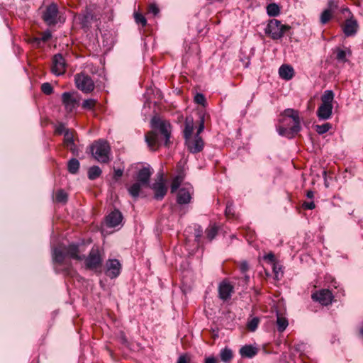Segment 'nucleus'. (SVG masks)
Wrapping results in <instances>:
<instances>
[{
	"instance_id": "nucleus-1",
	"label": "nucleus",
	"mask_w": 363,
	"mask_h": 363,
	"mask_svg": "<svg viewBox=\"0 0 363 363\" xmlns=\"http://www.w3.org/2000/svg\"><path fill=\"white\" fill-rule=\"evenodd\" d=\"M152 126L155 130L150 131L147 135H145V142L147 143L148 147L152 150H156L159 141V135L157 133V130H159L160 133L164 137V145L167 146L170 138V124L166 121L153 118L152 120Z\"/></svg>"
},
{
	"instance_id": "nucleus-2",
	"label": "nucleus",
	"mask_w": 363,
	"mask_h": 363,
	"mask_svg": "<svg viewBox=\"0 0 363 363\" xmlns=\"http://www.w3.org/2000/svg\"><path fill=\"white\" fill-rule=\"evenodd\" d=\"M80 252L79 245L75 243H71L67 246L54 247L52 252V260L60 265L64 263L67 256L73 259L81 261L85 259V255H80Z\"/></svg>"
},
{
	"instance_id": "nucleus-3",
	"label": "nucleus",
	"mask_w": 363,
	"mask_h": 363,
	"mask_svg": "<svg viewBox=\"0 0 363 363\" xmlns=\"http://www.w3.org/2000/svg\"><path fill=\"white\" fill-rule=\"evenodd\" d=\"M90 151L92 157L100 163L106 164L111 160V147L104 140L94 141L90 145Z\"/></svg>"
},
{
	"instance_id": "nucleus-4",
	"label": "nucleus",
	"mask_w": 363,
	"mask_h": 363,
	"mask_svg": "<svg viewBox=\"0 0 363 363\" xmlns=\"http://www.w3.org/2000/svg\"><path fill=\"white\" fill-rule=\"evenodd\" d=\"M283 116L291 118L293 120L294 125L291 128L279 126L277 128L278 133L281 136H284L288 138H293L296 134L301 131V129L298 112L293 108H287L284 110Z\"/></svg>"
},
{
	"instance_id": "nucleus-5",
	"label": "nucleus",
	"mask_w": 363,
	"mask_h": 363,
	"mask_svg": "<svg viewBox=\"0 0 363 363\" xmlns=\"http://www.w3.org/2000/svg\"><path fill=\"white\" fill-rule=\"evenodd\" d=\"M290 29L291 27L289 26L281 24L280 21L272 19L269 21L265 28V33L269 35L273 40H279Z\"/></svg>"
},
{
	"instance_id": "nucleus-6",
	"label": "nucleus",
	"mask_w": 363,
	"mask_h": 363,
	"mask_svg": "<svg viewBox=\"0 0 363 363\" xmlns=\"http://www.w3.org/2000/svg\"><path fill=\"white\" fill-rule=\"evenodd\" d=\"M74 82L77 88L84 93H90L95 88L94 82L91 77L84 72L75 74Z\"/></svg>"
},
{
	"instance_id": "nucleus-7",
	"label": "nucleus",
	"mask_w": 363,
	"mask_h": 363,
	"mask_svg": "<svg viewBox=\"0 0 363 363\" xmlns=\"http://www.w3.org/2000/svg\"><path fill=\"white\" fill-rule=\"evenodd\" d=\"M85 260L86 267L91 270H95L100 267L102 264V258L101 257L98 247H93L89 255L84 259Z\"/></svg>"
},
{
	"instance_id": "nucleus-8",
	"label": "nucleus",
	"mask_w": 363,
	"mask_h": 363,
	"mask_svg": "<svg viewBox=\"0 0 363 363\" xmlns=\"http://www.w3.org/2000/svg\"><path fill=\"white\" fill-rule=\"evenodd\" d=\"M59 13L58 6L55 3L48 5L43 14V19L45 23L49 26H55L57 24V18Z\"/></svg>"
},
{
	"instance_id": "nucleus-9",
	"label": "nucleus",
	"mask_w": 363,
	"mask_h": 363,
	"mask_svg": "<svg viewBox=\"0 0 363 363\" xmlns=\"http://www.w3.org/2000/svg\"><path fill=\"white\" fill-rule=\"evenodd\" d=\"M66 62L61 54H56L52 57V64L51 72L56 76H60L65 74L66 71Z\"/></svg>"
},
{
	"instance_id": "nucleus-10",
	"label": "nucleus",
	"mask_w": 363,
	"mask_h": 363,
	"mask_svg": "<svg viewBox=\"0 0 363 363\" xmlns=\"http://www.w3.org/2000/svg\"><path fill=\"white\" fill-rule=\"evenodd\" d=\"M121 264L116 259H109L106 262L105 274L111 279L118 277L121 274Z\"/></svg>"
},
{
	"instance_id": "nucleus-11",
	"label": "nucleus",
	"mask_w": 363,
	"mask_h": 363,
	"mask_svg": "<svg viewBox=\"0 0 363 363\" xmlns=\"http://www.w3.org/2000/svg\"><path fill=\"white\" fill-rule=\"evenodd\" d=\"M312 299L319 302L323 306H328L332 303L333 296L329 289H321L311 296Z\"/></svg>"
},
{
	"instance_id": "nucleus-12",
	"label": "nucleus",
	"mask_w": 363,
	"mask_h": 363,
	"mask_svg": "<svg viewBox=\"0 0 363 363\" xmlns=\"http://www.w3.org/2000/svg\"><path fill=\"white\" fill-rule=\"evenodd\" d=\"M151 188L155 191V199L157 200H162L166 195L167 189L164 183L163 174H160L157 175V181L154 183Z\"/></svg>"
},
{
	"instance_id": "nucleus-13",
	"label": "nucleus",
	"mask_w": 363,
	"mask_h": 363,
	"mask_svg": "<svg viewBox=\"0 0 363 363\" xmlns=\"http://www.w3.org/2000/svg\"><path fill=\"white\" fill-rule=\"evenodd\" d=\"M123 216L121 212L115 209L109 213L106 217V225L109 228H115L121 225L123 221Z\"/></svg>"
},
{
	"instance_id": "nucleus-14",
	"label": "nucleus",
	"mask_w": 363,
	"mask_h": 363,
	"mask_svg": "<svg viewBox=\"0 0 363 363\" xmlns=\"http://www.w3.org/2000/svg\"><path fill=\"white\" fill-rule=\"evenodd\" d=\"M186 145L187 146L188 150L191 153H198L200 152L204 146V143L200 135H195L194 139L191 138L188 140H186Z\"/></svg>"
},
{
	"instance_id": "nucleus-15",
	"label": "nucleus",
	"mask_w": 363,
	"mask_h": 363,
	"mask_svg": "<svg viewBox=\"0 0 363 363\" xmlns=\"http://www.w3.org/2000/svg\"><path fill=\"white\" fill-rule=\"evenodd\" d=\"M62 102L67 112H72L78 104L74 94L71 92H64L62 94Z\"/></svg>"
},
{
	"instance_id": "nucleus-16",
	"label": "nucleus",
	"mask_w": 363,
	"mask_h": 363,
	"mask_svg": "<svg viewBox=\"0 0 363 363\" xmlns=\"http://www.w3.org/2000/svg\"><path fill=\"white\" fill-rule=\"evenodd\" d=\"M358 27L357 21L353 18H351L345 21L342 30L345 36H353L357 33Z\"/></svg>"
},
{
	"instance_id": "nucleus-17",
	"label": "nucleus",
	"mask_w": 363,
	"mask_h": 363,
	"mask_svg": "<svg viewBox=\"0 0 363 363\" xmlns=\"http://www.w3.org/2000/svg\"><path fill=\"white\" fill-rule=\"evenodd\" d=\"M233 291V286L227 281H222L218 286L219 298L226 301L230 298Z\"/></svg>"
},
{
	"instance_id": "nucleus-18",
	"label": "nucleus",
	"mask_w": 363,
	"mask_h": 363,
	"mask_svg": "<svg viewBox=\"0 0 363 363\" xmlns=\"http://www.w3.org/2000/svg\"><path fill=\"white\" fill-rule=\"evenodd\" d=\"M152 174L151 168L148 167H144L140 169L137 174L136 179L137 182L141 183L145 186H148L150 183V177Z\"/></svg>"
},
{
	"instance_id": "nucleus-19",
	"label": "nucleus",
	"mask_w": 363,
	"mask_h": 363,
	"mask_svg": "<svg viewBox=\"0 0 363 363\" xmlns=\"http://www.w3.org/2000/svg\"><path fill=\"white\" fill-rule=\"evenodd\" d=\"M333 104H320L318 108L316 114L320 120H328L331 118L333 113Z\"/></svg>"
},
{
	"instance_id": "nucleus-20",
	"label": "nucleus",
	"mask_w": 363,
	"mask_h": 363,
	"mask_svg": "<svg viewBox=\"0 0 363 363\" xmlns=\"http://www.w3.org/2000/svg\"><path fill=\"white\" fill-rule=\"evenodd\" d=\"M191 188H182L179 190L177 197V201L179 204H186L191 201Z\"/></svg>"
},
{
	"instance_id": "nucleus-21",
	"label": "nucleus",
	"mask_w": 363,
	"mask_h": 363,
	"mask_svg": "<svg viewBox=\"0 0 363 363\" xmlns=\"http://www.w3.org/2000/svg\"><path fill=\"white\" fill-rule=\"evenodd\" d=\"M52 38V33L49 30L43 32L40 37L33 38L31 40L32 44L38 48L41 47L45 43Z\"/></svg>"
},
{
	"instance_id": "nucleus-22",
	"label": "nucleus",
	"mask_w": 363,
	"mask_h": 363,
	"mask_svg": "<svg viewBox=\"0 0 363 363\" xmlns=\"http://www.w3.org/2000/svg\"><path fill=\"white\" fill-rule=\"evenodd\" d=\"M279 74L281 79L290 80L294 77V70L291 66L283 65L279 69Z\"/></svg>"
},
{
	"instance_id": "nucleus-23",
	"label": "nucleus",
	"mask_w": 363,
	"mask_h": 363,
	"mask_svg": "<svg viewBox=\"0 0 363 363\" xmlns=\"http://www.w3.org/2000/svg\"><path fill=\"white\" fill-rule=\"evenodd\" d=\"M258 352V349L251 345H246L240 349V354L242 357L252 358Z\"/></svg>"
},
{
	"instance_id": "nucleus-24",
	"label": "nucleus",
	"mask_w": 363,
	"mask_h": 363,
	"mask_svg": "<svg viewBox=\"0 0 363 363\" xmlns=\"http://www.w3.org/2000/svg\"><path fill=\"white\" fill-rule=\"evenodd\" d=\"M145 185L141 183L136 182L133 183L128 189V191L129 194L134 199H136L139 196L141 189Z\"/></svg>"
},
{
	"instance_id": "nucleus-25",
	"label": "nucleus",
	"mask_w": 363,
	"mask_h": 363,
	"mask_svg": "<svg viewBox=\"0 0 363 363\" xmlns=\"http://www.w3.org/2000/svg\"><path fill=\"white\" fill-rule=\"evenodd\" d=\"M79 162L75 158H72L68 161L67 169L69 173L75 174L78 172L79 169Z\"/></svg>"
},
{
	"instance_id": "nucleus-26",
	"label": "nucleus",
	"mask_w": 363,
	"mask_h": 363,
	"mask_svg": "<svg viewBox=\"0 0 363 363\" xmlns=\"http://www.w3.org/2000/svg\"><path fill=\"white\" fill-rule=\"evenodd\" d=\"M335 94L332 90H326L321 96L322 104H333Z\"/></svg>"
},
{
	"instance_id": "nucleus-27",
	"label": "nucleus",
	"mask_w": 363,
	"mask_h": 363,
	"mask_svg": "<svg viewBox=\"0 0 363 363\" xmlns=\"http://www.w3.org/2000/svg\"><path fill=\"white\" fill-rule=\"evenodd\" d=\"M267 13L271 17H275L279 15L280 8L275 3H271L267 6Z\"/></svg>"
},
{
	"instance_id": "nucleus-28",
	"label": "nucleus",
	"mask_w": 363,
	"mask_h": 363,
	"mask_svg": "<svg viewBox=\"0 0 363 363\" xmlns=\"http://www.w3.org/2000/svg\"><path fill=\"white\" fill-rule=\"evenodd\" d=\"M101 169L99 166H92L88 170V178L90 180H94L101 174Z\"/></svg>"
},
{
	"instance_id": "nucleus-29",
	"label": "nucleus",
	"mask_w": 363,
	"mask_h": 363,
	"mask_svg": "<svg viewBox=\"0 0 363 363\" xmlns=\"http://www.w3.org/2000/svg\"><path fill=\"white\" fill-rule=\"evenodd\" d=\"M288 325H289L288 320L286 318L282 317V316L279 315V314H277V326L278 331L281 332V333L284 331Z\"/></svg>"
},
{
	"instance_id": "nucleus-30",
	"label": "nucleus",
	"mask_w": 363,
	"mask_h": 363,
	"mask_svg": "<svg viewBox=\"0 0 363 363\" xmlns=\"http://www.w3.org/2000/svg\"><path fill=\"white\" fill-rule=\"evenodd\" d=\"M220 357L223 362H228L233 358V352L230 349L225 347L224 349L221 350Z\"/></svg>"
},
{
	"instance_id": "nucleus-31",
	"label": "nucleus",
	"mask_w": 363,
	"mask_h": 363,
	"mask_svg": "<svg viewBox=\"0 0 363 363\" xmlns=\"http://www.w3.org/2000/svg\"><path fill=\"white\" fill-rule=\"evenodd\" d=\"M193 129L194 126L192 121L191 122H189L188 119H186L185 123V128L184 130V137L185 140H188L191 137Z\"/></svg>"
},
{
	"instance_id": "nucleus-32",
	"label": "nucleus",
	"mask_w": 363,
	"mask_h": 363,
	"mask_svg": "<svg viewBox=\"0 0 363 363\" xmlns=\"http://www.w3.org/2000/svg\"><path fill=\"white\" fill-rule=\"evenodd\" d=\"M331 128L332 125L329 123H325L322 125H315V129L319 135H323L327 133Z\"/></svg>"
},
{
	"instance_id": "nucleus-33",
	"label": "nucleus",
	"mask_w": 363,
	"mask_h": 363,
	"mask_svg": "<svg viewBox=\"0 0 363 363\" xmlns=\"http://www.w3.org/2000/svg\"><path fill=\"white\" fill-rule=\"evenodd\" d=\"M97 101L94 99H85L82 104V107L86 110H92L95 107Z\"/></svg>"
},
{
	"instance_id": "nucleus-34",
	"label": "nucleus",
	"mask_w": 363,
	"mask_h": 363,
	"mask_svg": "<svg viewBox=\"0 0 363 363\" xmlns=\"http://www.w3.org/2000/svg\"><path fill=\"white\" fill-rule=\"evenodd\" d=\"M332 12L327 9L323 10L320 17V21L321 24L324 25L328 23L332 18Z\"/></svg>"
},
{
	"instance_id": "nucleus-35",
	"label": "nucleus",
	"mask_w": 363,
	"mask_h": 363,
	"mask_svg": "<svg viewBox=\"0 0 363 363\" xmlns=\"http://www.w3.org/2000/svg\"><path fill=\"white\" fill-rule=\"evenodd\" d=\"M259 323V319L257 317H255L252 318L250 321H248L247 324V329L250 331L254 332L257 330L258 325Z\"/></svg>"
},
{
	"instance_id": "nucleus-36",
	"label": "nucleus",
	"mask_w": 363,
	"mask_h": 363,
	"mask_svg": "<svg viewBox=\"0 0 363 363\" xmlns=\"http://www.w3.org/2000/svg\"><path fill=\"white\" fill-rule=\"evenodd\" d=\"M272 269L274 274L275 279L277 280H279L283 275V272L281 271V266L277 262L274 263L272 264Z\"/></svg>"
},
{
	"instance_id": "nucleus-37",
	"label": "nucleus",
	"mask_w": 363,
	"mask_h": 363,
	"mask_svg": "<svg viewBox=\"0 0 363 363\" xmlns=\"http://www.w3.org/2000/svg\"><path fill=\"white\" fill-rule=\"evenodd\" d=\"M183 178L181 176H177L172 181L171 184V192H175L181 185Z\"/></svg>"
},
{
	"instance_id": "nucleus-38",
	"label": "nucleus",
	"mask_w": 363,
	"mask_h": 363,
	"mask_svg": "<svg viewBox=\"0 0 363 363\" xmlns=\"http://www.w3.org/2000/svg\"><path fill=\"white\" fill-rule=\"evenodd\" d=\"M218 233V228L216 226H210L206 230V234L209 240H212Z\"/></svg>"
},
{
	"instance_id": "nucleus-39",
	"label": "nucleus",
	"mask_w": 363,
	"mask_h": 363,
	"mask_svg": "<svg viewBox=\"0 0 363 363\" xmlns=\"http://www.w3.org/2000/svg\"><path fill=\"white\" fill-rule=\"evenodd\" d=\"M73 143H74L73 133L70 130L65 132V134H64L65 145L69 147V145H72Z\"/></svg>"
},
{
	"instance_id": "nucleus-40",
	"label": "nucleus",
	"mask_w": 363,
	"mask_h": 363,
	"mask_svg": "<svg viewBox=\"0 0 363 363\" xmlns=\"http://www.w3.org/2000/svg\"><path fill=\"white\" fill-rule=\"evenodd\" d=\"M55 199L59 203H66L67 201V194L63 190H59L56 193Z\"/></svg>"
},
{
	"instance_id": "nucleus-41",
	"label": "nucleus",
	"mask_w": 363,
	"mask_h": 363,
	"mask_svg": "<svg viewBox=\"0 0 363 363\" xmlns=\"http://www.w3.org/2000/svg\"><path fill=\"white\" fill-rule=\"evenodd\" d=\"M338 7L339 5L337 0H328V8L326 9L333 13L338 9Z\"/></svg>"
},
{
	"instance_id": "nucleus-42",
	"label": "nucleus",
	"mask_w": 363,
	"mask_h": 363,
	"mask_svg": "<svg viewBox=\"0 0 363 363\" xmlns=\"http://www.w3.org/2000/svg\"><path fill=\"white\" fill-rule=\"evenodd\" d=\"M135 21L138 24H141L143 27L147 24L146 18L139 13H135Z\"/></svg>"
},
{
	"instance_id": "nucleus-43",
	"label": "nucleus",
	"mask_w": 363,
	"mask_h": 363,
	"mask_svg": "<svg viewBox=\"0 0 363 363\" xmlns=\"http://www.w3.org/2000/svg\"><path fill=\"white\" fill-rule=\"evenodd\" d=\"M41 90L44 94L50 95L52 93L53 89L50 83L45 82L41 85Z\"/></svg>"
},
{
	"instance_id": "nucleus-44",
	"label": "nucleus",
	"mask_w": 363,
	"mask_h": 363,
	"mask_svg": "<svg viewBox=\"0 0 363 363\" xmlns=\"http://www.w3.org/2000/svg\"><path fill=\"white\" fill-rule=\"evenodd\" d=\"M199 125L197 129L196 134L195 135H200V133L204 129V123H205V118L203 114L199 115Z\"/></svg>"
},
{
	"instance_id": "nucleus-45",
	"label": "nucleus",
	"mask_w": 363,
	"mask_h": 363,
	"mask_svg": "<svg viewBox=\"0 0 363 363\" xmlns=\"http://www.w3.org/2000/svg\"><path fill=\"white\" fill-rule=\"evenodd\" d=\"M69 130L65 127L64 123H59L55 128V133L58 135L65 134V132L69 131Z\"/></svg>"
},
{
	"instance_id": "nucleus-46",
	"label": "nucleus",
	"mask_w": 363,
	"mask_h": 363,
	"mask_svg": "<svg viewBox=\"0 0 363 363\" xmlns=\"http://www.w3.org/2000/svg\"><path fill=\"white\" fill-rule=\"evenodd\" d=\"M194 101L198 104L203 105L206 101V99L203 94L198 93L194 97Z\"/></svg>"
},
{
	"instance_id": "nucleus-47",
	"label": "nucleus",
	"mask_w": 363,
	"mask_h": 363,
	"mask_svg": "<svg viewBox=\"0 0 363 363\" xmlns=\"http://www.w3.org/2000/svg\"><path fill=\"white\" fill-rule=\"evenodd\" d=\"M263 258H264V260L268 261L269 262H270L272 264L274 263L277 262H276V259H275V256H274V255L272 252H269L267 255H264Z\"/></svg>"
},
{
	"instance_id": "nucleus-48",
	"label": "nucleus",
	"mask_w": 363,
	"mask_h": 363,
	"mask_svg": "<svg viewBox=\"0 0 363 363\" xmlns=\"http://www.w3.org/2000/svg\"><path fill=\"white\" fill-rule=\"evenodd\" d=\"M337 59L342 62H345L346 59V52L342 50H338L337 52Z\"/></svg>"
},
{
	"instance_id": "nucleus-49",
	"label": "nucleus",
	"mask_w": 363,
	"mask_h": 363,
	"mask_svg": "<svg viewBox=\"0 0 363 363\" xmlns=\"http://www.w3.org/2000/svg\"><path fill=\"white\" fill-rule=\"evenodd\" d=\"M189 362L190 359L187 354H183L179 357L177 363H189Z\"/></svg>"
},
{
	"instance_id": "nucleus-50",
	"label": "nucleus",
	"mask_w": 363,
	"mask_h": 363,
	"mask_svg": "<svg viewBox=\"0 0 363 363\" xmlns=\"http://www.w3.org/2000/svg\"><path fill=\"white\" fill-rule=\"evenodd\" d=\"M249 269L248 263L246 261H242L240 264V270L242 274H245Z\"/></svg>"
},
{
	"instance_id": "nucleus-51",
	"label": "nucleus",
	"mask_w": 363,
	"mask_h": 363,
	"mask_svg": "<svg viewBox=\"0 0 363 363\" xmlns=\"http://www.w3.org/2000/svg\"><path fill=\"white\" fill-rule=\"evenodd\" d=\"M159 9L155 4H150L149 6V12L156 16L159 13Z\"/></svg>"
},
{
	"instance_id": "nucleus-52",
	"label": "nucleus",
	"mask_w": 363,
	"mask_h": 363,
	"mask_svg": "<svg viewBox=\"0 0 363 363\" xmlns=\"http://www.w3.org/2000/svg\"><path fill=\"white\" fill-rule=\"evenodd\" d=\"M225 212L227 216L233 214V207L231 203L228 202Z\"/></svg>"
},
{
	"instance_id": "nucleus-53",
	"label": "nucleus",
	"mask_w": 363,
	"mask_h": 363,
	"mask_svg": "<svg viewBox=\"0 0 363 363\" xmlns=\"http://www.w3.org/2000/svg\"><path fill=\"white\" fill-rule=\"evenodd\" d=\"M303 207L306 209L312 210L315 208V206L313 201L311 202H304L303 204Z\"/></svg>"
},
{
	"instance_id": "nucleus-54",
	"label": "nucleus",
	"mask_w": 363,
	"mask_h": 363,
	"mask_svg": "<svg viewBox=\"0 0 363 363\" xmlns=\"http://www.w3.org/2000/svg\"><path fill=\"white\" fill-rule=\"evenodd\" d=\"M123 173V170L121 169H117L114 170V175L113 177L115 179H118V178L121 177Z\"/></svg>"
},
{
	"instance_id": "nucleus-55",
	"label": "nucleus",
	"mask_w": 363,
	"mask_h": 363,
	"mask_svg": "<svg viewBox=\"0 0 363 363\" xmlns=\"http://www.w3.org/2000/svg\"><path fill=\"white\" fill-rule=\"evenodd\" d=\"M306 345L303 343H299L295 345V350L298 352H302L305 350Z\"/></svg>"
},
{
	"instance_id": "nucleus-56",
	"label": "nucleus",
	"mask_w": 363,
	"mask_h": 363,
	"mask_svg": "<svg viewBox=\"0 0 363 363\" xmlns=\"http://www.w3.org/2000/svg\"><path fill=\"white\" fill-rule=\"evenodd\" d=\"M69 150L73 153V155H78V150L76 147V145L74 143H73V145H69V147H67Z\"/></svg>"
},
{
	"instance_id": "nucleus-57",
	"label": "nucleus",
	"mask_w": 363,
	"mask_h": 363,
	"mask_svg": "<svg viewBox=\"0 0 363 363\" xmlns=\"http://www.w3.org/2000/svg\"><path fill=\"white\" fill-rule=\"evenodd\" d=\"M202 229L201 228V227H198V228H196L195 230V236H196V240H199V239L201 238V235H202Z\"/></svg>"
},
{
	"instance_id": "nucleus-58",
	"label": "nucleus",
	"mask_w": 363,
	"mask_h": 363,
	"mask_svg": "<svg viewBox=\"0 0 363 363\" xmlns=\"http://www.w3.org/2000/svg\"><path fill=\"white\" fill-rule=\"evenodd\" d=\"M205 363H217V360L214 357H208L206 358Z\"/></svg>"
},
{
	"instance_id": "nucleus-59",
	"label": "nucleus",
	"mask_w": 363,
	"mask_h": 363,
	"mask_svg": "<svg viewBox=\"0 0 363 363\" xmlns=\"http://www.w3.org/2000/svg\"><path fill=\"white\" fill-rule=\"evenodd\" d=\"M306 196L308 199H313L314 197V193L313 191L309 190L306 192Z\"/></svg>"
},
{
	"instance_id": "nucleus-60",
	"label": "nucleus",
	"mask_w": 363,
	"mask_h": 363,
	"mask_svg": "<svg viewBox=\"0 0 363 363\" xmlns=\"http://www.w3.org/2000/svg\"><path fill=\"white\" fill-rule=\"evenodd\" d=\"M359 334L363 337V325H362V327L359 329Z\"/></svg>"
},
{
	"instance_id": "nucleus-61",
	"label": "nucleus",
	"mask_w": 363,
	"mask_h": 363,
	"mask_svg": "<svg viewBox=\"0 0 363 363\" xmlns=\"http://www.w3.org/2000/svg\"><path fill=\"white\" fill-rule=\"evenodd\" d=\"M342 13H345V12L350 13V9L348 8H345V9H342Z\"/></svg>"
},
{
	"instance_id": "nucleus-62",
	"label": "nucleus",
	"mask_w": 363,
	"mask_h": 363,
	"mask_svg": "<svg viewBox=\"0 0 363 363\" xmlns=\"http://www.w3.org/2000/svg\"><path fill=\"white\" fill-rule=\"evenodd\" d=\"M67 264V267L65 268V270L66 272H68V270L69 269L70 267H71V264L69 263V264Z\"/></svg>"
},
{
	"instance_id": "nucleus-63",
	"label": "nucleus",
	"mask_w": 363,
	"mask_h": 363,
	"mask_svg": "<svg viewBox=\"0 0 363 363\" xmlns=\"http://www.w3.org/2000/svg\"><path fill=\"white\" fill-rule=\"evenodd\" d=\"M245 279L246 281H248L250 279V277L248 275H245Z\"/></svg>"
},
{
	"instance_id": "nucleus-64",
	"label": "nucleus",
	"mask_w": 363,
	"mask_h": 363,
	"mask_svg": "<svg viewBox=\"0 0 363 363\" xmlns=\"http://www.w3.org/2000/svg\"><path fill=\"white\" fill-rule=\"evenodd\" d=\"M88 18H89V16H88V15H86V16H84V18H85V20H86V21L88 19Z\"/></svg>"
}]
</instances>
